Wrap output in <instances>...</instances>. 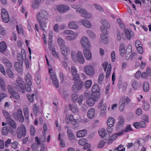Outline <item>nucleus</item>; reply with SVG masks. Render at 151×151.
<instances>
[{
  "instance_id": "obj_1",
  "label": "nucleus",
  "mask_w": 151,
  "mask_h": 151,
  "mask_svg": "<svg viewBox=\"0 0 151 151\" xmlns=\"http://www.w3.org/2000/svg\"><path fill=\"white\" fill-rule=\"evenodd\" d=\"M49 14L45 10L39 11L36 15V18L38 21L40 27L44 31L47 27V22Z\"/></svg>"
},
{
  "instance_id": "obj_2",
  "label": "nucleus",
  "mask_w": 151,
  "mask_h": 151,
  "mask_svg": "<svg viewBox=\"0 0 151 151\" xmlns=\"http://www.w3.org/2000/svg\"><path fill=\"white\" fill-rule=\"evenodd\" d=\"M71 72L73 76V80L75 81L74 84L73 86V91L74 92L82 88L83 83L81 81L79 80V75L77 74V70L74 66L71 67Z\"/></svg>"
},
{
  "instance_id": "obj_3",
  "label": "nucleus",
  "mask_w": 151,
  "mask_h": 151,
  "mask_svg": "<svg viewBox=\"0 0 151 151\" xmlns=\"http://www.w3.org/2000/svg\"><path fill=\"white\" fill-rule=\"evenodd\" d=\"M101 23L103 25L101 27V30L102 32L101 35V42L104 44H107L108 42V40L107 36L108 32L107 29L105 28V27L109 29L110 28V25L108 22L104 19H101Z\"/></svg>"
},
{
  "instance_id": "obj_4",
  "label": "nucleus",
  "mask_w": 151,
  "mask_h": 151,
  "mask_svg": "<svg viewBox=\"0 0 151 151\" xmlns=\"http://www.w3.org/2000/svg\"><path fill=\"white\" fill-rule=\"evenodd\" d=\"M71 56L72 60L74 62H78L81 64L84 63L85 60L81 52L78 51L76 52L74 51H72Z\"/></svg>"
},
{
  "instance_id": "obj_5",
  "label": "nucleus",
  "mask_w": 151,
  "mask_h": 151,
  "mask_svg": "<svg viewBox=\"0 0 151 151\" xmlns=\"http://www.w3.org/2000/svg\"><path fill=\"white\" fill-rule=\"evenodd\" d=\"M17 87L21 91L22 93L25 92V87L26 91L27 92H30L31 91L30 86H28L26 85L24 86L23 79L19 77L17 80Z\"/></svg>"
},
{
  "instance_id": "obj_6",
  "label": "nucleus",
  "mask_w": 151,
  "mask_h": 151,
  "mask_svg": "<svg viewBox=\"0 0 151 151\" xmlns=\"http://www.w3.org/2000/svg\"><path fill=\"white\" fill-rule=\"evenodd\" d=\"M131 101V100L128 96H121L119 101V110L123 111H124L125 106V104H129Z\"/></svg>"
},
{
  "instance_id": "obj_7",
  "label": "nucleus",
  "mask_w": 151,
  "mask_h": 151,
  "mask_svg": "<svg viewBox=\"0 0 151 151\" xmlns=\"http://www.w3.org/2000/svg\"><path fill=\"white\" fill-rule=\"evenodd\" d=\"M49 72L50 74V77L52 80L54 85L57 88L59 87V83L55 75V73L53 71L51 67L49 68Z\"/></svg>"
},
{
  "instance_id": "obj_8",
  "label": "nucleus",
  "mask_w": 151,
  "mask_h": 151,
  "mask_svg": "<svg viewBox=\"0 0 151 151\" xmlns=\"http://www.w3.org/2000/svg\"><path fill=\"white\" fill-rule=\"evenodd\" d=\"M80 43L83 49L91 48V45L90 41L89 39L85 37H83L81 38L80 40Z\"/></svg>"
},
{
  "instance_id": "obj_9",
  "label": "nucleus",
  "mask_w": 151,
  "mask_h": 151,
  "mask_svg": "<svg viewBox=\"0 0 151 151\" xmlns=\"http://www.w3.org/2000/svg\"><path fill=\"white\" fill-rule=\"evenodd\" d=\"M76 12L80 13L82 17L88 19H90L91 17V14L87 12L85 9L83 8L79 7L76 9Z\"/></svg>"
},
{
  "instance_id": "obj_10",
  "label": "nucleus",
  "mask_w": 151,
  "mask_h": 151,
  "mask_svg": "<svg viewBox=\"0 0 151 151\" xmlns=\"http://www.w3.org/2000/svg\"><path fill=\"white\" fill-rule=\"evenodd\" d=\"M100 89L99 86L96 84H94L92 86L91 88L92 93L91 97L96 96V99L99 97L100 95Z\"/></svg>"
},
{
  "instance_id": "obj_11",
  "label": "nucleus",
  "mask_w": 151,
  "mask_h": 151,
  "mask_svg": "<svg viewBox=\"0 0 151 151\" xmlns=\"http://www.w3.org/2000/svg\"><path fill=\"white\" fill-rule=\"evenodd\" d=\"M84 71L87 75L92 76L95 73L94 68L91 65H87L84 67Z\"/></svg>"
},
{
  "instance_id": "obj_12",
  "label": "nucleus",
  "mask_w": 151,
  "mask_h": 151,
  "mask_svg": "<svg viewBox=\"0 0 151 151\" xmlns=\"http://www.w3.org/2000/svg\"><path fill=\"white\" fill-rule=\"evenodd\" d=\"M40 106H37V104H34L32 106V109L35 116L37 115L38 112L40 110H42L43 109V102L42 99H40Z\"/></svg>"
},
{
  "instance_id": "obj_13",
  "label": "nucleus",
  "mask_w": 151,
  "mask_h": 151,
  "mask_svg": "<svg viewBox=\"0 0 151 151\" xmlns=\"http://www.w3.org/2000/svg\"><path fill=\"white\" fill-rule=\"evenodd\" d=\"M60 51L62 55L64 56L63 59L67 60L68 58L67 56L70 52V49L69 47H66L65 45L62 46L60 47Z\"/></svg>"
},
{
  "instance_id": "obj_14",
  "label": "nucleus",
  "mask_w": 151,
  "mask_h": 151,
  "mask_svg": "<svg viewBox=\"0 0 151 151\" xmlns=\"http://www.w3.org/2000/svg\"><path fill=\"white\" fill-rule=\"evenodd\" d=\"M65 122L67 124L71 123L73 125L76 123V120L74 118L73 116L70 114H67L65 116Z\"/></svg>"
},
{
  "instance_id": "obj_15",
  "label": "nucleus",
  "mask_w": 151,
  "mask_h": 151,
  "mask_svg": "<svg viewBox=\"0 0 151 151\" xmlns=\"http://www.w3.org/2000/svg\"><path fill=\"white\" fill-rule=\"evenodd\" d=\"M13 116L15 119H18L20 122H22L24 121V117L21 109H18L16 113H14L13 114Z\"/></svg>"
},
{
  "instance_id": "obj_16",
  "label": "nucleus",
  "mask_w": 151,
  "mask_h": 151,
  "mask_svg": "<svg viewBox=\"0 0 151 151\" xmlns=\"http://www.w3.org/2000/svg\"><path fill=\"white\" fill-rule=\"evenodd\" d=\"M17 137L19 138H21L22 136H24L26 133L25 126L23 125H21L19 127L17 131Z\"/></svg>"
},
{
  "instance_id": "obj_17",
  "label": "nucleus",
  "mask_w": 151,
  "mask_h": 151,
  "mask_svg": "<svg viewBox=\"0 0 151 151\" xmlns=\"http://www.w3.org/2000/svg\"><path fill=\"white\" fill-rule=\"evenodd\" d=\"M1 13L3 20L6 23L8 22L9 21V18L8 12L5 9L3 8L1 9Z\"/></svg>"
},
{
  "instance_id": "obj_18",
  "label": "nucleus",
  "mask_w": 151,
  "mask_h": 151,
  "mask_svg": "<svg viewBox=\"0 0 151 151\" xmlns=\"http://www.w3.org/2000/svg\"><path fill=\"white\" fill-rule=\"evenodd\" d=\"M55 8L59 12L64 13L69 9V6L65 5H59L56 6Z\"/></svg>"
},
{
  "instance_id": "obj_19",
  "label": "nucleus",
  "mask_w": 151,
  "mask_h": 151,
  "mask_svg": "<svg viewBox=\"0 0 151 151\" xmlns=\"http://www.w3.org/2000/svg\"><path fill=\"white\" fill-rule=\"evenodd\" d=\"M133 34V33L130 29H126L124 30V33L122 36V38L124 40H130Z\"/></svg>"
},
{
  "instance_id": "obj_20",
  "label": "nucleus",
  "mask_w": 151,
  "mask_h": 151,
  "mask_svg": "<svg viewBox=\"0 0 151 151\" xmlns=\"http://www.w3.org/2000/svg\"><path fill=\"white\" fill-rule=\"evenodd\" d=\"M21 54H17V60L19 62L23 63V62L26 59V55L25 50L22 49L21 50Z\"/></svg>"
},
{
  "instance_id": "obj_21",
  "label": "nucleus",
  "mask_w": 151,
  "mask_h": 151,
  "mask_svg": "<svg viewBox=\"0 0 151 151\" xmlns=\"http://www.w3.org/2000/svg\"><path fill=\"white\" fill-rule=\"evenodd\" d=\"M91 49L86 48L84 49L83 52L85 58L88 60H91L92 58V55L90 49Z\"/></svg>"
},
{
  "instance_id": "obj_22",
  "label": "nucleus",
  "mask_w": 151,
  "mask_h": 151,
  "mask_svg": "<svg viewBox=\"0 0 151 151\" xmlns=\"http://www.w3.org/2000/svg\"><path fill=\"white\" fill-rule=\"evenodd\" d=\"M123 134V132L120 131L117 133H114L111 136L110 139H109L107 144L109 145L113 141H114L118 136H120Z\"/></svg>"
},
{
  "instance_id": "obj_23",
  "label": "nucleus",
  "mask_w": 151,
  "mask_h": 151,
  "mask_svg": "<svg viewBox=\"0 0 151 151\" xmlns=\"http://www.w3.org/2000/svg\"><path fill=\"white\" fill-rule=\"evenodd\" d=\"M98 132L99 136L101 138H105L107 137L108 138L110 137V135L106 133V130L105 128H100L98 131Z\"/></svg>"
},
{
  "instance_id": "obj_24",
  "label": "nucleus",
  "mask_w": 151,
  "mask_h": 151,
  "mask_svg": "<svg viewBox=\"0 0 151 151\" xmlns=\"http://www.w3.org/2000/svg\"><path fill=\"white\" fill-rule=\"evenodd\" d=\"M99 99V97L96 99V96L91 97H91L88 98L86 101L87 104L89 106H92L94 104L95 101H97Z\"/></svg>"
},
{
  "instance_id": "obj_25",
  "label": "nucleus",
  "mask_w": 151,
  "mask_h": 151,
  "mask_svg": "<svg viewBox=\"0 0 151 151\" xmlns=\"http://www.w3.org/2000/svg\"><path fill=\"white\" fill-rule=\"evenodd\" d=\"M78 23H81L84 27L87 28H90L92 26L90 21L85 19H83L79 20L78 21Z\"/></svg>"
},
{
  "instance_id": "obj_26",
  "label": "nucleus",
  "mask_w": 151,
  "mask_h": 151,
  "mask_svg": "<svg viewBox=\"0 0 151 151\" xmlns=\"http://www.w3.org/2000/svg\"><path fill=\"white\" fill-rule=\"evenodd\" d=\"M23 63L16 62L14 63V66L17 71L19 73H22L23 69L22 66Z\"/></svg>"
},
{
  "instance_id": "obj_27",
  "label": "nucleus",
  "mask_w": 151,
  "mask_h": 151,
  "mask_svg": "<svg viewBox=\"0 0 151 151\" xmlns=\"http://www.w3.org/2000/svg\"><path fill=\"white\" fill-rule=\"evenodd\" d=\"M10 133H12L13 134L16 132L17 125L14 121L13 120L10 119Z\"/></svg>"
},
{
  "instance_id": "obj_28",
  "label": "nucleus",
  "mask_w": 151,
  "mask_h": 151,
  "mask_svg": "<svg viewBox=\"0 0 151 151\" xmlns=\"http://www.w3.org/2000/svg\"><path fill=\"white\" fill-rule=\"evenodd\" d=\"M115 122V120L114 118L110 117L108 118L107 124L109 127H112L114 126Z\"/></svg>"
},
{
  "instance_id": "obj_29",
  "label": "nucleus",
  "mask_w": 151,
  "mask_h": 151,
  "mask_svg": "<svg viewBox=\"0 0 151 151\" xmlns=\"http://www.w3.org/2000/svg\"><path fill=\"white\" fill-rule=\"evenodd\" d=\"M95 110L94 108H91L89 109L87 113V116L90 119L94 117L95 115Z\"/></svg>"
},
{
  "instance_id": "obj_30",
  "label": "nucleus",
  "mask_w": 151,
  "mask_h": 151,
  "mask_svg": "<svg viewBox=\"0 0 151 151\" xmlns=\"http://www.w3.org/2000/svg\"><path fill=\"white\" fill-rule=\"evenodd\" d=\"M78 34L74 32L72 33V34L68 35L66 37L65 39L68 41H71L75 39L78 36Z\"/></svg>"
},
{
  "instance_id": "obj_31",
  "label": "nucleus",
  "mask_w": 151,
  "mask_h": 151,
  "mask_svg": "<svg viewBox=\"0 0 151 151\" xmlns=\"http://www.w3.org/2000/svg\"><path fill=\"white\" fill-rule=\"evenodd\" d=\"M68 27L69 29H77L78 28V26L77 23L74 21L70 22L68 24Z\"/></svg>"
},
{
  "instance_id": "obj_32",
  "label": "nucleus",
  "mask_w": 151,
  "mask_h": 151,
  "mask_svg": "<svg viewBox=\"0 0 151 151\" xmlns=\"http://www.w3.org/2000/svg\"><path fill=\"white\" fill-rule=\"evenodd\" d=\"M40 2L37 0H32L31 2L30 6L32 9H35L39 8Z\"/></svg>"
},
{
  "instance_id": "obj_33",
  "label": "nucleus",
  "mask_w": 151,
  "mask_h": 151,
  "mask_svg": "<svg viewBox=\"0 0 151 151\" xmlns=\"http://www.w3.org/2000/svg\"><path fill=\"white\" fill-rule=\"evenodd\" d=\"M100 114L102 116H104L106 113V104L104 103L100 106Z\"/></svg>"
},
{
  "instance_id": "obj_34",
  "label": "nucleus",
  "mask_w": 151,
  "mask_h": 151,
  "mask_svg": "<svg viewBox=\"0 0 151 151\" xmlns=\"http://www.w3.org/2000/svg\"><path fill=\"white\" fill-rule=\"evenodd\" d=\"M31 76L29 73H27L25 76L24 79L26 82V85H28V86H31L32 85V82L31 81Z\"/></svg>"
},
{
  "instance_id": "obj_35",
  "label": "nucleus",
  "mask_w": 151,
  "mask_h": 151,
  "mask_svg": "<svg viewBox=\"0 0 151 151\" xmlns=\"http://www.w3.org/2000/svg\"><path fill=\"white\" fill-rule=\"evenodd\" d=\"M7 50V46L4 41L0 42V52L2 53L6 51Z\"/></svg>"
},
{
  "instance_id": "obj_36",
  "label": "nucleus",
  "mask_w": 151,
  "mask_h": 151,
  "mask_svg": "<svg viewBox=\"0 0 151 151\" xmlns=\"http://www.w3.org/2000/svg\"><path fill=\"white\" fill-rule=\"evenodd\" d=\"M87 133L86 130L83 129L78 131L76 134L77 137L78 138L82 137L85 136Z\"/></svg>"
},
{
  "instance_id": "obj_37",
  "label": "nucleus",
  "mask_w": 151,
  "mask_h": 151,
  "mask_svg": "<svg viewBox=\"0 0 151 151\" xmlns=\"http://www.w3.org/2000/svg\"><path fill=\"white\" fill-rule=\"evenodd\" d=\"M35 143H34L32 146V148L33 150L37 149L38 147V146L40 144V142L38 137H35Z\"/></svg>"
},
{
  "instance_id": "obj_38",
  "label": "nucleus",
  "mask_w": 151,
  "mask_h": 151,
  "mask_svg": "<svg viewBox=\"0 0 151 151\" xmlns=\"http://www.w3.org/2000/svg\"><path fill=\"white\" fill-rule=\"evenodd\" d=\"M119 50L120 55L122 56H123L125 54L126 50L125 48V46L124 44L121 43L119 47Z\"/></svg>"
},
{
  "instance_id": "obj_39",
  "label": "nucleus",
  "mask_w": 151,
  "mask_h": 151,
  "mask_svg": "<svg viewBox=\"0 0 151 151\" xmlns=\"http://www.w3.org/2000/svg\"><path fill=\"white\" fill-rule=\"evenodd\" d=\"M10 95H11V96H10L11 98H12L15 99H18L20 98V96L19 94L14 91L10 92Z\"/></svg>"
},
{
  "instance_id": "obj_40",
  "label": "nucleus",
  "mask_w": 151,
  "mask_h": 151,
  "mask_svg": "<svg viewBox=\"0 0 151 151\" xmlns=\"http://www.w3.org/2000/svg\"><path fill=\"white\" fill-rule=\"evenodd\" d=\"M67 134L68 139L70 140L74 139L75 138L74 135L73 133L70 130L68 129L67 131Z\"/></svg>"
},
{
  "instance_id": "obj_41",
  "label": "nucleus",
  "mask_w": 151,
  "mask_h": 151,
  "mask_svg": "<svg viewBox=\"0 0 151 151\" xmlns=\"http://www.w3.org/2000/svg\"><path fill=\"white\" fill-rule=\"evenodd\" d=\"M143 103L142 108L145 111H148L150 107L149 103L145 101H143Z\"/></svg>"
},
{
  "instance_id": "obj_42",
  "label": "nucleus",
  "mask_w": 151,
  "mask_h": 151,
  "mask_svg": "<svg viewBox=\"0 0 151 151\" xmlns=\"http://www.w3.org/2000/svg\"><path fill=\"white\" fill-rule=\"evenodd\" d=\"M70 109L73 112L76 113L78 111V110L77 106V105L76 104H70L69 105Z\"/></svg>"
},
{
  "instance_id": "obj_43",
  "label": "nucleus",
  "mask_w": 151,
  "mask_h": 151,
  "mask_svg": "<svg viewBox=\"0 0 151 151\" xmlns=\"http://www.w3.org/2000/svg\"><path fill=\"white\" fill-rule=\"evenodd\" d=\"M16 27L17 32L18 34H23L24 31L22 25H17Z\"/></svg>"
},
{
  "instance_id": "obj_44",
  "label": "nucleus",
  "mask_w": 151,
  "mask_h": 151,
  "mask_svg": "<svg viewBox=\"0 0 151 151\" xmlns=\"http://www.w3.org/2000/svg\"><path fill=\"white\" fill-rule=\"evenodd\" d=\"M143 89L145 92H147L149 89V85L147 81H144L143 84Z\"/></svg>"
},
{
  "instance_id": "obj_45",
  "label": "nucleus",
  "mask_w": 151,
  "mask_h": 151,
  "mask_svg": "<svg viewBox=\"0 0 151 151\" xmlns=\"http://www.w3.org/2000/svg\"><path fill=\"white\" fill-rule=\"evenodd\" d=\"M23 112L25 117L28 119L29 116V112L28 108L27 106H24L23 108Z\"/></svg>"
},
{
  "instance_id": "obj_46",
  "label": "nucleus",
  "mask_w": 151,
  "mask_h": 151,
  "mask_svg": "<svg viewBox=\"0 0 151 151\" xmlns=\"http://www.w3.org/2000/svg\"><path fill=\"white\" fill-rule=\"evenodd\" d=\"M127 86V82H124L119 87V88L123 92L126 90Z\"/></svg>"
},
{
  "instance_id": "obj_47",
  "label": "nucleus",
  "mask_w": 151,
  "mask_h": 151,
  "mask_svg": "<svg viewBox=\"0 0 151 151\" xmlns=\"http://www.w3.org/2000/svg\"><path fill=\"white\" fill-rule=\"evenodd\" d=\"M111 64H109L106 73V78H108L109 77L111 71Z\"/></svg>"
},
{
  "instance_id": "obj_48",
  "label": "nucleus",
  "mask_w": 151,
  "mask_h": 151,
  "mask_svg": "<svg viewBox=\"0 0 151 151\" xmlns=\"http://www.w3.org/2000/svg\"><path fill=\"white\" fill-rule=\"evenodd\" d=\"M35 95V94H32V95L28 94L27 95V98L30 102H32L34 101L33 96Z\"/></svg>"
},
{
  "instance_id": "obj_49",
  "label": "nucleus",
  "mask_w": 151,
  "mask_h": 151,
  "mask_svg": "<svg viewBox=\"0 0 151 151\" xmlns=\"http://www.w3.org/2000/svg\"><path fill=\"white\" fill-rule=\"evenodd\" d=\"M5 86V84L3 79L2 78H0V88L4 90Z\"/></svg>"
},
{
  "instance_id": "obj_50",
  "label": "nucleus",
  "mask_w": 151,
  "mask_h": 151,
  "mask_svg": "<svg viewBox=\"0 0 151 151\" xmlns=\"http://www.w3.org/2000/svg\"><path fill=\"white\" fill-rule=\"evenodd\" d=\"M132 131H133V130L131 127V125H128L127 126L124 130H122V131H121V132H122L123 134V133L124 132H128Z\"/></svg>"
},
{
  "instance_id": "obj_51",
  "label": "nucleus",
  "mask_w": 151,
  "mask_h": 151,
  "mask_svg": "<svg viewBox=\"0 0 151 151\" xmlns=\"http://www.w3.org/2000/svg\"><path fill=\"white\" fill-rule=\"evenodd\" d=\"M58 42L60 47H61L62 46L65 45L64 41L62 38H58Z\"/></svg>"
},
{
  "instance_id": "obj_52",
  "label": "nucleus",
  "mask_w": 151,
  "mask_h": 151,
  "mask_svg": "<svg viewBox=\"0 0 151 151\" xmlns=\"http://www.w3.org/2000/svg\"><path fill=\"white\" fill-rule=\"evenodd\" d=\"M87 142V140L85 138H83L80 139L78 141L79 144L83 146Z\"/></svg>"
},
{
  "instance_id": "obj_53",
  "label": "nucleus",
  "mask_w": 151,
  "mask_h": 151,
  "mask_svg": "<svg viewBox=\"0 0 151 151\" xmlns=\"http://www.w3.org/2000/svg\"><path fill=\"white\" fill-rule=\"evenodd\" d=\"M116 150L118 151H125V148L122 145H120L116 148Z\"/></svg>"
},
{
  "instance_id": "obj_54",
  "label": "nucleus",
  "mask_w": 151,
  "mask_h": 151,
  "mask_svg": "<svg viewBox=\"0 0 151 151\" xmlns=\"http://www.w3.org/2000/svg\"><path fill=\"white\" fill-rule=\"evenodd\" d=\"M92 84V81L91 80H87L85 83V86L87 88H89L91 86Z\"/></svg>"
},
{
  "instance_id": "obj_55",
  "label": "nucleus",
  "mask_w": 151,
  "mask_h": 151,
  "mask_svg": "<svg viewBox=\"0 0 151 151\" xmlns=\"http://www.w3.org/2000/svg\"><path fill=\"white\" fill-rule=\"evenodd\" d=\"M87 34L91 37L93 38L95 37V34L91 30H88L86 32Z\"/></svg>"
},
{
  "instance_id": "obj_56",
  "label": "nucleus",
  "mask_w": 151,
  "mask_h": 151,
  "mask_svg": "<svg viewBox=\"0 0 151 151\" xmlns=\"http://www.w3.org/2000/svg\"><path fill=\"white\" fill-rule=\"evenodd\" d=\"M132 52V46L130 45H129L127 46L126 50V54L127 55H130V53Z\"/></svg>"
},
{
  "instance_id": "obj_57",
  "label": "nucleus",
  "mask_w": 151,
  "mask_h": 151,
  "mask_svg": "<svg viewBox=\"0 0 151 151\" xmlns=\"http://www.w3.org/2000/svg\"><path fill=\"white\" fill-rule=\"evenodd\" d=\"M124 124V118L123 116H120L119 118L118 124L119 125H122Z\"/></svg>"
},
{
  "instance_id": "obj_58",
  "label": "nucleus",
  "mask_w": 151,
  "mask_h": 151,
  "mask_svg": "<svg viewBox=\"0 0 151 151\" xmlns=\"http://www.w3.org/2000/svg\"><path fill=\"white\" fill-rule=\"evenodd\" d=\"M52 53L53 56L56 58H59V55L58 53L56 52L55 49V48H52Z\"/></svg>"
},
{
  "instance_id": "obj_59",
  "label": "nucleus",
  "mask_w": 151,
  "mask_h": 151,
  "mask_svg": "<svg viewBox=\"0 0 151 151\" xmlns=\"http://www.w3.org/2000/svg\"><path fill=\"white\" fill-rule=\"evenodd\" d=\"M93 6L97 10L101 11L103 10V8L102 7L97 4H93Z\"/></svg>"
},
{
  "instance_id": "obj_60",
  "label": "nucleus",
  "mask_w": 151,
  "mask_h": 151,
  "mask_svg": "<svg viewBox=\"0 0 151 151\" xmlns=\"http://www.w3.org/2000/svg\"><path fill=\"white\" fill-rule=\"evenodd\" d=\"M71 98L72 101L75 102L78 98V95L75 93L73 94L71 96Z\"/></svg>"
},
{
  "instance_id": "obj_61",
  "label": "nucleus",
  "mask_w": 151,
  "mask_h": 151,
  "mask_svg": "<svg viewBox=\"0 0 151 151\" xmlns=\"http://www.w3.org/2000/svg\"><path fill=\"white\" fill-rule=\"evenodd\" d=\"M9 131L8 129L5 127H4L2 129V133L4 135L7 134Z\"/></svg>"
},
{
  "instance_id": "obj_62",
  "label": "nucleus",
  "mask_w": 151,
  "mask_h": 151,
  "mask_svg": "<svg viewBox=\"0 0 151 151\" xmlns=\"http://www.w3.org/2000/svg\"><path fill=\"white\" fill-rule=\"evenodd\" d=\"M106 143V142L104 140L101 141L99 143L98 147L99 148H101L104 147Z\"/></svg>"
},
{
  "instance_id": "obj_63",
  "label": "nucleus",
  "mask_w": 151,
  "mask_h": 151,
  "mask_svg": "<svg viewBox=\"0 0 151 151\" xmlns=\"http://www.w3.org/2000/svg\"><path fill=\"white\" fill-rule=\"evenodd\" d=\"M124 35V34H123L122 32H121L120 31H118L117 32V37L118 39L119 40H120L121 39L122 37V36Z\"/></svg>"
},
{
  "instance_id": "obj_64",
  "label": "nucleus",
  "mask_w": 151,
  "mask_h": 151,
  "mask_svg": "<svg viewBox=\"0 0 151 151\" xmlns=\"http://www.w3.org/2000/svg\"><path fill=\"white\" fill-rule=\"evenodd\" d=\"M132 86L134 89H137L138 88V84L137 81H134L132 83Z\"/></svg>"
}]
</instances>
